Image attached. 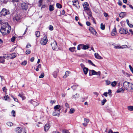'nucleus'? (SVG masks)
Masks as SVG:
<instances>
[{
    "label": "nucleus",
    "mask_w": 133,
    "mask_h": 133,
    "mask_svg": "<svg viewBox=\"0 0 133 133\" xmlns=\"http://www.w3.org/2000/svg\"><path fill=\"white\" fill-rule=\"evenodd\" d=\"M22 128L18 127L16 128L15 129V131L16 132L19 133L21 132L22 131Z\"/></svg>",
    "instance_id": "14"
},
{
    "label": "nucleus",
    "mask_w": 133,
    "mask_h": 133,
    "mask_svg": "<svg viewBox=\"0 0 133 133\" xmlns=\"http://www.w3.org/2000/svg\"><path fill=\"white\" fill-rule=\"evenodd\" d=\"M80 66L82 68V69H83V68H85V65H84L83 63H81L80 64Z\"/></svg>",
    "instance_id": "52"
},
{
    "label": "nucleus",
    "mask_w": 133,
    "mask_h": 133,
    "mask_svg": "<svg viewBox=\"0 0 133 133\" xmlns=\"http://www.w3.org/2000/svg\"><path fill=\"white\" fill-rule=\"evenodd\" d=\"M30 52H31L30 50H29V49L26 50V54H29L30 53Z\"/></svg>",
    "instance_id": "50"
},
{
    "label": "nucleus",
    "mask_w": 133,
    "mask_h": 133,
    "mask_svg": "<svg viewBox=\"0 0 133 133\" xmlns=\"http://www.w3.org/2000/svg\"><path fill=\"white\" fill-rule=\"evenodd\" d=\"M78 96L79 95H78L77 94H76L75 95L72 96V98L76 99V98H78Z\"/></svg>",
    "instance_id": "31"
},
{
    "label": "nucleus",
    "mask_w": 133,
    "mask_h": 133,
    "mask_svg": "<svg viewBox=\"0 0 133 133\" xmlns=\"http://www.w3.org/2000/svg\"><path fill=\"white\" fill-rule=\"evenodd\" d=\"M60 113V111L57 110H54L52 113V115L53 116H59Z\"/></svg>",
    "instance_id": "8"
},
{
    "label": "nucleus",
    "mask_w": 133,
    "mask_h": 133,
    "mask_svg": "<svg viewBox=\"0 0 133 133\" xmlns=\"http://www.w3.org/2000/svg\"><path fill=\"white\" fill-rule=\"evenodd\" d=\"M73 5L75 6L78 9L79 8V5L78 1H76L75 2H72Z\"/></svg>",
    "instance_id": "15"
},
{
    "label": "nucleus",
    "mask_w": 133,
    "mask_h": 133,
    "mask_svg": "<svg viewBox=\"0 0 133 133\" xmlns=\"http://www.w3.org/2000/svg\"><path fill=\"white\" fill-rule=\"evenodd\" d=\"M30 102H31L32 104L33 105H35V103H36L35 102L32 101L31 100H30L29 101Z\"/></svg>",
    "instance_id": "54"
},
{
    "label": "nucleus",
    "mask_w": 133,
    "mask_h": 133,
    "mask_svg": "<svg viewBox=\"0 0 133 133\" xmlns=\"http://www.w3.org/2000/svg\"><path fill=\"white\" fill-rule=\"evenodd\" d=\"M106 133H113L112 130H111L110 129L109 130L108 132H107Z\"/></svg>",
    "instance_id": "58"
},
{
    "label": "nucleus",
    "mask_w": 133,
    "mask_h": 133,
    "mask_svg": "<svg viewBox=\"0 0 133 133\" xmlns=\"http://www.w3.org/2000/svg\"><path fill=\"white\" fill-rule=\"evenodd\" d=\"M106 101V99L105 98L104 99L101 101L102 104L103 105H104Z\"/></svg>",
    "instance_id": "33"
},
{
    "label": "nucleus",
    "mask_w": 133,
    "mask_h": 133,
    "mask_svg": "<svg viewBox=\"0 0 133 133\" xmlns=\"http://www.w3.org/2000/svg\"><path fill=\"white\" fill-rule=\"evenodd\" d=\"M86 11H87L88 12H87V14H88V15L90 17H92V15H91V12L90 9L89 8V10H87Z\"/></svg>",
    "instance_id": "24"
},
{
    "label": "nucleus",
    "mask_w": 133,
    "mask_h": 133,
    "mask_svg": "<svg viewBox=\"0 0 133 133\" xmlns=\"http://www.w3.org/2000/svg\"><path fill=\"white\" fill-rule=\"evenodd\" d=\"M83 49L84 50H86L88 49L89 47L87 45H85L83 44Z\"/></svg>",
    "instance_id": "32"
},
{
    "label": "nucleus",
    "mask_w": 133,
    "mask_h": 133,
    "mask_svg": "<svg viewBox=\"0 0 133 133\" xmlns=\"http://www.w3.org/2000/svg\"><path fill=\"white\" fill-rule=\"evenodd\" d=\"M59 72L58 69H56V70L53 72L52 75L54 77L56 78L57 76V74Z\"/></svg>",
    "instance_id": "10"
},
{
    "label": "nucleus",
    "mask_w": 133,
    "mask_h": 133,
    "mask_svg": "<svg viewBox=\"0 0 133 133\" xmlns=\"http://www.w3.org/2000/svg\"><path fill=\"white\" fill-rule=\"evenodd\" d=\"M49 29L50 30H52L53 29V27L52 26L50 25L49 26Z\"/></svg>",
    "instance_id": "48"
},
{
    "label": "nucleus",
    "mask_w": 133,
    "mask_h": 133,
    "mask_svg": "<svg viewBox=\"0 0 133 133\" xmlns=\"http://www.w3.org/2000/svg\"><path fill=\"white\" fill-rule=\"evenodd\" d=\"M129 66L131 71L133 73V68L130 65H129Z\"/></svg>",
    "instance_id": "45"
},
{
    "label": "nucleus",
    "mask_w": 133,
    "mask_h": 133,
    "mask_svg": "<svg viewBox=\"0 0 133 133\" xmlns=\"http://www.w3.org/2000/svg\"><path fill=\"white\" fill-rule=\"evenodd\" d=\"M95 57L99 59H102L103 58L101 56L99 55L97 53H96L94 55Z\"/></svg>",
    "instance_id": "13"
},
{
    "label": "nucleus",
    "mask_w": 133,
    "mask_h": 133,
    "mask_svg": "<svg viewBox=\"0 0 133 133\" xmlns=\"http://www.w3.org/2000/svg\"><path fill=\"white\" fill-rule=\"evenodd\" d=\"M123 86L125 89L127 91L133 92V84L127 81L124 82L123 83Z\"/></svg>",
    "instance_id": "2"
},
{
    "label": "nucleus",
    "mask_w": 133,
    "mask_h": 133,
    "mask_svg": "<svg viewBox=\"0 0 133 133\" xmlns=\"http://www.w3.org/2000/svg\"><path fill=\"white\" fill-rule=\"evenodd\" d=\"M70 73V72L68 71H66L65 74L63 76V77L64 78H66L69 75V74Z\"/></svg>",
    "instance_id": "22"
},
{
    "label": "nucleus",
    "mask_w": 133,
    "mask_h": 133,
    "mask_svg": "<svg viewBox=\"0 0 133 133\" xmlns=\"http://www.w3.org/2000/svg\"><path fill=\"white\" fill-rule=\"evenodd\" d=\"M76 48L74 47H73L70 48H69V50L71 52H74L75 49Z\"/></svg>",
    "instance_id": "26"
},
{
    "label": "nucleus",
    "mask_w": 133,
    "mask_h": 133,
    "mask_svg": "<svg viewBox=\"0 0 133 133\" xmlns=\"http://www.w3.org/2000/svg\"><path fill=\"white\" fill-rule=\"evenodd\" d=\"M7 124L9 126H11L13 125V123L11 122H8L7 123Z\"/></svg>",
    "instance_id": "41"
},
{
    "label": "nucleus",
    "mask_w": 133,
    "mask_h": 133,
    "mask_svg": "<svg viewBox=\"0 0 133 133\" xmlns=\"http://www.w3.org/2000/svg\"><path fill=\"white\" fill-rule=\"evenodd\" d=\"M50 128V126L48 124H46L44 127V130L45 131H47Z\"/></svg>",
    "instance_id": "11"
},
{
    "label": "nucleus",
    "mask_w": 133,
    "mask_h": 133,
    "mask_svg": "<svg viewBox=\"0 0 133 133\" xmlns=\"http://www.w3.org/2000/svg\"><path fill=\"white\" fill-rule=\"evenodd\" d=\"M121 49H123L125 48H128V46L126 45H122L121 46Z\"/></svg>",
    "instance_id": "39"
},
{
    "label": "nucleus",
    "mask_w": 133,
    "mask_h": 133,
    "mask_svg": "<svg viewBox=\"0 0 133 133\" xmlns=\"http://www.w3.org/2000/svg\"><path fill=\"white\" fill-rule=\"evenodd\" d=\"M27 63V61H24L21 64L23 65H25Z\"/></svg>",
    "instance_id": "44"
},
{
    "label": "nucleus",
    "mask_w": 133,
    "mask_h": 133,
    "mask_svg": "<svg viewBox=\"0 0 133 133\" xmlns=\"http://www.w3.org/2000/svg\"><path fill=\"white\" fill-rule=\"evenodd\" d=\"M34 57H32L30 59V61L32 62L34 61Z\"/></svg>",
    "instance_id": "60"
},
{
    "label": "nucleus",
    "mask_w": 133,
    "mask_h": 133,
    "mask_svg": "<svg viewBox=\"0 0 133 133\" xmlns=\"http://www.w3.org/2000/svg\"><path fill=\"white\" fill-rule=\"evenodd\" d=\"M105 82L107 85H109L111 83L110 81L108 80H106L105 81Z\"/></svg>",
    "instance_id": "49"
},
{
    "label": "nucleus",
    "mask_w": 133,
    "mask_h": 133,
    "mask_svg": "<svg viewBox=\"0 0 133 133\" xmlns=\"http://www.w3.org/2000/svg\"><path fill=\"white\" fill-rule=\"evenodd\" d=\"M121 46L119 45H114V48L116 49H121Z\"/></svg>",
    "instance_id": "38"
},
{
    "label": "nucleus",
    "mask_w": 133,
    "mask_h": 133,
    "mask_svg": "<svg viewBox=\"0 0 133 133\" xmlns=\"http://www.w3.org/2000/svg\"><path fill=\"white\" fill-rule=\"evenodd\" d=\"M9 14L10 12L8 10L4 8L2 9L0 12L1 15L3 16H5L6 15Z\"/></svg>",
    "instance_id": "4"
},
{
    "label": "nucleus",
    "mask_w": 133,
    "mask_h": 133,
    "mask_svg": "<svg viewBox=\"0 0 133 133\" xmlns=\"http://www.w3.org/2000/svg\"><path fill=\"white\" fill-rule=\"evenodd\" d=\"M21 6L23 9L26 10L28 9V5L25 3H23L21 4Z\"/></svg>",
    "instance_id": "6"
},
{
    "label": "nucleus",
    "mask_w": 133,
    "mask_h": 133,
    "mask_svg": "<svg viewBox=\"0 0 133 133\" xmlns=\"http://www.w3.org/2000/svg\"><path fill=\"white\" fill-rule=\"evenodd\" d=\"M54 9L53 5H50L49 6V10L50 11H52L54 10Z\"/></svg>",
    "instance_id": "23"
},
{
    "label": "nucleus",
    "mask_w": 133,
    "mask_h": 133,
    "mask_svg": "<svg viewBox=\"0 0 133 133\" xmlns=\"http://www.w3.org/2000/svg\"><path fill=\"white\" fill-rule=\"evenodd\" d=\"M90 72H91V75H94L95 74V73H96V71H95L94 70H89Z\"/></svg>",
    "instance_id": "29"
},
{
    "label": "nucleus",
    "mask_w": 133,
    "mask_h": 133,
    "mask_svg": "<svg viewBox=\"0 0 133 133\" xmlns=\"http://www.w3.org/2000/svg\"><path fill=\"white\" fill-rule=\"evenodd\" d=\"M83 70L84 74L85 75H86L87 74L88 71L89 70L88 68L85 67V68H83Z\"/></svg>",
    "instance_id": "20"
},
{
    "label": "nucleus",
    "mask_w": 133,
    "mask_h": 133,
    "mask_svg": "<svg viewBox=\"0 0 133 133\" xmlns=\"http://www.w3.org/2000/svg\"><path fill=\"white\" fill-rule=\"evenodd\" d=\"M87 25L88 26H89L90 25V23L89 22H86Z\"/></svg>",
    "instance_id": "63"
},
{
    "label": "nucleus",
    "mask_w": 133,
    "mask_h": 133,
    "mask_svg": "<svg viewBox=\"0 0 133 133\" xmlns=\"http://www.w3.org/2000/svg\"><path fill=\"white\" fill-rule=\"evenodd\" d=\"M0 24L3 25L0 29V31L2 33H9L10 32L11 28L7 22L0 20Z\"/></svg>",
    "instance_id": "1"
},
{
    "label": "nucleus",
    "mask_w": 133,
    "mask_h": 133,
    "mask_svg": "<svg viewBox=\"0 0 133 133\" xmlns=\"http://www.w3.org/2000/svg\"><path fill=\"white\" fill-rule=\"evenodd\" d=\"M107 92H104L103 94V95L105 96V97H107Z\"/></svg>",
    "instance_id": "64"
},
{
    "label": "nucleus",
    "mask_w": 133,
    "mask_h": 133,
    "mask_svg": "<svg viewBox=\"0 0 133 133\" xmlns=\"http://www.w3.org/2000/svg\"><path fill=\"white\" fill-rule=\"evenodd\" d=\"M44 74L43 73H42L41 75L39 76V78H43L44 76Z\"/></svg>",
    "instance_id": "42"
},
{
    "label": "nucleus",
    "mask_w": 133,
    "mask_h": 133,
    "mask_svg": "<svg viewBox=\"0 0 133 133\" xmlns=\"http://www.w3.org/2000/svg\"><path fill=\"white\" fill-rule=\"evenodd\" d=\"M101 75V72L99 71L98 72H96V73H95V75H98L99 76H100Z\"/></svg>",
    "instance_id": "47"
},
{
    "label": "nucleus",
    "mask_w": 133,
    "mask_h": 133,
    "mask_svg": "<svg viewBox=\"0 0 133 133\" xmlns=\"http://www.w3.org/2000/svg\"><path fill=\"white\" fill-rule=\"evenodd\" d=\"M111 90H108V92H107V94L109 95H110L111 93Z\"/></svg>",
    "instance_id": "56"
},
{
    "label": "nucleus",
    "mask_w": 133,
    "mask_h": 133,
    "mask_svg": "<svg viewBox=\"0 0 133 133\" xmlns=\"http://www.w3.org/2000/svg\"><path fill=\"white\" fill-rule=\"evenodd\" d=\"M84 121L86 123H88L89 121V120L88 119L84 118Z\"/></svg>",
    "instance_id": "55"
},
{
    "label": "nucleus",
    "mask_w": 133,
    "mask_h": 133,
    "mask_svg": "<svg viewBox=\"0 0 133 133\" xmlns=\"http://www.w3.org/2000/svg\"><path fill=\"white\" fill-rule=\"evenodd\" d=\"M83 6L84 8V10L86 11L87 10H89V8L88 7L89 6V4L87 2H85L83 4Z\"/></svg>",
    "instance_id": "7"
},
{
    "label": "nucleus",
    "mask_w": 133,
    "mask_h": 133,
    "mask_svg": "<svg viewBox=\"0 0 133 133\" xmlns=\"http://www.w3.org/2000/svg\"><path fill=\"white\" fill-rule=\"evenodd\" d=\"M128 31L125 29H124L123 28H121L119 31L120 33H127Z\"/></svg>",
    "instance_id": "12"
},
{
    "label": "nucleus",
    "mask_w": 133,
    "mask_h": 133,
    "mask_svg": "<svg viewBox=\"0 0 133 133\" xmlns=\"http://www.w3.org/2000/svg\"><path fill=\"white\" fill-rule=\"evenodd\" d=\"M117 82L116 81H114L113 82H112L111 84V85L112 87H114L117 84Z\"/></svg>",
    "instance_id": "27"
},
{
    "label": "nucleus",
    "mask_w": 133,
    "mask_h": 133,
    "mask_svg": "<svg viewBox=\"0 0 133 133\" xmlns=\"http://www.w3.org/2000/svg\"><path fill=\"white\" fill-rule=\"evenodd\" d=\"M20 17L19 15L16 14L13 18V20L15 21L18 22L20 20Z\"/></svg>",
    "instance_id": "9"
},
{
    "label": "nucleus",
    "mask_w": 133,
    "mask_h": 133,
    "mask_svg": "<svg viewBox=\"0 0 133 133\" xmlns=\"http://www.w3.org/2000/svg\"><path fill=\"white\" fill-rule=\"evenodd\" d=\"M51 45L52 47V49L54 50H56L57 48V43L55 41H54L51 43Z\"/></svg>",
    "instance_id": "5"
},
{
    "label": "nucleus",
    "mask_w": 133,
    "mask_h": 133,
    "mask_svg": "<svg viewBox=\"0 0 133 133\" xmlns=\"http://www.w3.org/2000/svg\"><path fill=\"white\" fill-rule=\"evenodd\" d=\"M88 62L90 64H91L92 65H93L94 66H96V65L92 62L90 60H88Z\"/></svg>",
    "instance_id": "37"
},
{
    "label": "nucleus",
    "mask_w": 133,
    "mask_h": 133,
    "mask_svg": "<svg viewBox=\"0 0 133 133\" xmlns=\"http://www.w3.org/2000/svg\"><path fill=\"white\" fill-rule=\"evenodd\" d=\"M8 98H9V97H8V96H5L4 97V98L5 100H6Z\"/></svg>",
    "instance_id": "61"
},
{
    "label": "nucleus",
    "mask_w": 133,
    "mask_h": 133,
    "mask_svg": "<svg viewBox=\"0 0 133 133\" xmlns=\"http://www.w3.org/2000/svg\"><path fill=\"white\" fill-rule=\"evenodd\" d=\"M128 109L130 111H133V106H130L128 107Z\"/></svg>",
    "instance_id": "25"
},
{
    "label": "nucleus",
    "mask_w": 133,
    "mask_h": 133,
    "mask_svg": "<svg viewBox=\"0 0 133 133\" xmlns=\"http://www.w3.org/2000/svg\"><path fill=\"white\" fill-rule=\"evenodd\" d=\"M4 58L8 59V58L9 57V55H5V56L3 57Z\"/></svg>",
    "instance_id": "46"
},
{
    "label": "nucleus",
    "mask_w": 133,
    "mask_h": 133,
    "mask_svg": "<svg viewBox=\"0 0 133 133\" xmlns=\"http://www.w3.org/2000/svg\"><path fill=\"white\" fill-rule=\"evenodd\" d=\"M125 89L124 88H120L117 91V93L121 92L122 91H124L125 90Z\"/></svg>",
    "instance_id": "28"
},
{
    "label": "nucleus",
    "mask_w": 133,
    "mask_h": 133,
    "mask_svg": "<svg viewBox=\"0 0 133 133\" xmlns=\"http://www.w3.org/2000/svg\"><path fill=\"white\" fill-rule=\"evenodd\" d=\"M77 86L76 85H74L71 87V88L73 90H75L77 88Z\"/></svg>",
    "instance_id": "35"
},
{
    "label": "nucleus",
    "mask_w": 133,
    "mask_h": 133,
    "mask_svg": "<svg viewBox=\"0 0 133 133\" xmlns=\"http://www.w3.org/2000/svg\"><path fill=\"white\" fill-rule=\"evenodd\" d=\"M16 38L15 37V36H13L11 39V41L12 42H14Z\"/></svg>",
    "instance_id": "43"
},
{
    "label": "nucleus",
    "mask_w": 133,
    "mask_h": 133,
    "mask_svg": "<svg viewBox=\"0 0 133 133\" xmlns=\"http://www.w3.org/2000/svg\"><path fill=\"white\" fill-rule=\"evenodd\" d=\"M60 107L61 106L59 105H57L54 106V110H57L60 111L61 109Z\"/></svg>",
    "instance_id": "16"
},
{
    "label": "nucleus",
    "mask_w": 133,
    "mask_h": 133,
    "mask_svg": "<svg viewBox=\"0 0 133 133\" xmlns=\"http://www.w3.org/2000/svg\"><path fill=\"white\" fill-rule=\"evenodd\" d=\"M105 28V25L103 24V23H101V28L102 30L104 29Z\"/></svg>",
    "instance_id": "34"
},
{
    "label": "nucleus",
    "mask_w": 133,
    "mask_h": 133,
    "mask_svg": "<svg viewBox=\"0 0 133 133\" xmlns=\"http://www.w3.org/2000/svg\"><path fill=\"white\" fill-rule=\"evenodd\" d=\"M18 96L21 97L22 98L23 100L25 99L26 98L25 97L24 95V94L23 93H19L18 95Z\"/></svg>",
    "instance_id": "17"
},
{
    "label": "nucleus",
    "mask_w": 133,
    "mask_h": 133,
    "mask_svg": "<svg viewBox=\"0 0 133 133\" xmlns=\"http://www.w3.org/2000/svg\"><path fill=\"white\" fill-rule=\"evenodd\" d=\"M89 30H90V32L92 33H96V31L93 28L91 27H89Z\"/></svg>",
    "instance_id": "18"
},
{
    "label": "nucleus",
    "mask_w": 133,
    "mask_h": 133,
    "mask_svg": "<svg viewBox=\"0 0 133 133\" xmlns=\"http://www.w3.org/2000/svg\"><path fill=\"white\" fill-rule=\"evenodd\" d=\"M48 41L47 37L46 35H45L44 36L43 38L41 39L40 41V43L42 45H44L46 44Z\"/></svg>",
    "instance_id": "3"
},
{
    "label": "nucleus",
    "mask_w": 133,
    "mask_h": 133,
    "mask_svg": "<svg viewBox=\"0 0 133 133\" xmlns=\"http://www.w3.org/2000/svg\"><path fill=\"white\" fill-rule=\"evenodd\" d=\"M56 102L55 100H51L50 101V103L51 104H53L55 103Z\"/></svg>",
    "instance_id": "53"
},
{
    "label": "nucleus",
    "mask_w": 133,
    "mask_h": 133,
    "mask_svg": "<svg viewBox=\"0 0 133 133\" xmlns=\"http://www.w3.org/2000/svg\"><path fill=\"white\" fill-rule=\"evenodd\" d=\"M118 4L119 5H121L122 4V2L120 0H119L118 2Z\"/></svg>",
    "instance_id": "57"
},
{
    "label": "nucleus",
    "mask_w": 133,
    "mask_h": 133,
    "mask_svg": "<svg viewBox=\"0 0 133 133\" xmlns=\"http://www.w3.org/2000/svg\"><path fill=\"white\" fill-rule=\"evenodd\" d=\"M88 124V123H86V122L83 123V125L84 127H86L87 126Z\"/></svg>",
    "instance_id": "62"
},
{
    "label": "nucleus",
    "mask_w": 133,
    "mask_h": 133,
    "mask_svg": "<svg viewBox=\"0 0 133 133\" xmlns=\"http://www.w3.org/2000/svg\"><path fill=\"white\" fill-rule=\"evenodd\" d=\"M11 114H12V115L14 117H15V111L14 110H12L11 112Z\"/></svg>",
    "instance_id": "40"
},
{
    "label": "nucleus",
    "mask_w": 133,
    "mask_h": 133,
    "mask_svg": "<svg viewBox=\"0 0 133 133\" xmlns=\"http://www.w3.org/2000/svg\"><path fill=\"white\" fill-rule=\"evenodd\" d=\"M126 15L125 13L124 12H121L119 15V17L121 18L124 17Z\"/></svg>",
    "instance_id": "21"
},
{
    "label": "nucleus",
    "mask_w": 133,
    "mask_h": 133,
    "mask_svg": "<svg viewBox=\"0 0 133 133\" xmlns=\"http://www.w3.org/2000/svg\"><path fill=\"white\" fill-rule=\"evenodd\" d=\"M16 56V54L14 53L9 55V58L10 59H13L15 58Z\"/></svg>",
    "instance_id": "19"
},
{
    "label": "nucleus",
    "mask_w": 133,
    "mask_h": 133,
    "mask_svg": "<svg viewBox=\"0 0 133 133\" xmlns=\"http://www.w3.org/2000/svg\"><path fill=\"white\" fill-rule=\"evenodd\" d=\"M11 97L14 99V100L16 102H18V99L16 98H15L13 96H12Z\"/></svg>",
    "instance_id": "51"
},
{
    "label": "nucleus",
    "mask_w": 133,
    "mask_h": 133,
    "mask_svg": "<svg viewBox=\"0 0 133 133\" xmlns=\"http://www.w3.org/2000/svg\"><path fill=\"white\" fill-rule=\"evenodd\" d=\"M56 6L57 8H61L62 7L61 5L58 3H57L56 4Z\"/></svg>",
    "instance_id": "36"
},
{
    "label": "nucleus",
    "mask_w": 133,
    "mask_h": 133,
    "mask_svg": "<svg viewBox=\"0 0 133 133\" xmlns=\"http://www.w3.org/2000/svg\"><path fill=\"white\" fill-rule=\"evenodd\" d=\"M31 46V45L28 44H27V45L26 46V48H29V47H30Z\"/></svg>",
    "instance_id": "59"
},
{
    "label": "nucleus",
    "mask_w": 133,
    "mask_h": 133,
    "mask_svg": "<svg viewBox=\"0 0 133 133\" xmlns=\"http://www.w3.org/2000/svg\"><path fill=\"white\" fill-rule=\"evenodd\" d=\"M75 110L73 108H71L70 109V111L69 113L71 114L73 113L75 111Z\"/></svg>",
    "instance_id": "30"
}]
</instances>
